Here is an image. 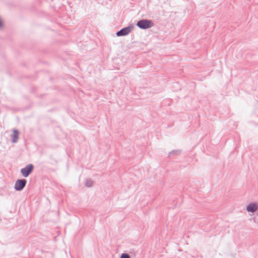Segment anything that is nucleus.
I'll return each instance as SVG.
<instances>
[{"mask_svg": "<svg viewBox=\"0 0 258 258\" xmlns=\"http://www.w3.org/2000/svg\"><path fill=\"white\" fill-rule=\"evenodd\" d=\"M136 25L141 29L146 30L152 27L154 23L151 20L142 19L137 22Z\"/></svg>", "mask_w": 258, "mask_h": 258, "instance_id": "nucleus-1", "label": "nucleus"}, {"mask_svg": "<svg viewBox=\"0 0 258 258\" xmlns=\"http://www.w3.org/2000/svg\"><path fill=\"white\" fill-rule=\"evenodd\" d=\"M134 28V25L133 24H131L128 26L125 27L117 31L116 35L118 37L126 36L131 32L133 30Z\"/></svg>", "mask_w": 258, "mask_h": 258, "instance_id": "nucleus-2", "label": "nucleus"}, {"mask_svg": "<svg viewBox=\"0 0 258 258\" xmlns=\"http://www.w3.org/2000/svg\"><path fill=\"white\" fill-rule=\"evenodd\" d=\"M34 166L32 164H27L25 167L22 168L20 172L24 177H27L33 171Z\"/></svg>", "mask_w": 258, "mask_h": 258, "instance_id": "nucleus-3", "label": "nucleus"}, {"mask_svg": "<svg viewBox=\"0 0 258 258\" xmlns=\"http://www.w3.org/2000/svg\"><path fill=\"white\" fill-rule=\"evenodd\" d=\"M27 184V180L25 178L17 179L15 183L14 189L16 191H22Z\"/></svg>", "mask_w": 258, "mask_h": 258, "instance_id": "nucleus-4", "label": "nucleus"}, {"mask_svg": "<svg viewBox=\"0 0 258 258\" xmlns=\"http://www.w3.org/2000/svg\"><path fill=\"white\" fill-rule=\"evenodd\" d=\"M257 209L258 205L256 203H250L246 206V210L249 212L254 213Z\"/></svg>", "mask_w": 258, "mask_h": 258, "instance_id": "nucleus-5", "label": "nucleus"}, {"mask_svg": "<svg viewBox=\"0 0 258 258\" xmlns=\"http://www.w3.org/2000/svg\"><path fill=\"white\" fill-rule=\"evenodd\" d=\"M12 132L13 134L11 135V142L13 143H16L19 139V132L15 128L13 129Z\"/></svg>", "mask_w": 258, "mask_h": 258, "instance_id": "nucleus-6", "label": "nucleus"}, {"mask_svg": "<svg viewBox=\"0 0 258 258\" xmlns=\"http://www.w3.org/2000/svg\"><path fill=\"white\" fill-rule=\"evenodd\" d=\"M181 152V150H172L171 152H170L169 153L168 156L170 157L172 155L176 156V155H179L180 154Z\"/></svg>", "mask_w": 258, "mask_h": 258, "instance_id": "nucleus-7", "label": "nucleus"}, {"mask_svg": "<svg viewBox=\"0 0 258 258\" xmlns=\"http://www.w3.org/2000/svg\"><path fill=\"white\" fill-rule=\"evenodd\" d=\"M93 182L91 179H87L85 182V185L87 187H91L93 186Z\"/></svg>", "mask_w": 258, "mask_h": 258, "instance_id": "nucleus-8", "label": "nucleus"}, {"mask_svg": "<svg viewBox=\"0 0 258 258\" xmlns=\"http://www.w3.org/2000/svg\"><path fill=\"white\" fill-rule=\"evenodd\" d=\"M120 258H130V255L127 253H122Z\"/></svg>", "mask_w": 258, "mask_h": 258, "instance_id": "nucleus-9", "label": "nucleus"}, {"mask_svg": "<svg viewBox=\"0 0 258 258\" xmlns=\"http://www.w3.org/2000/svg\"><path fill=\"white\" fill-rule=\"evenodd\" d=\"M3 26V22L1 20V19H0V28L2 27Z\"/></svg>", "mask_w": 258, "mask_h": 258, "instance_id": "nucleus-10", "label": "nucleus"}]
</instances>
